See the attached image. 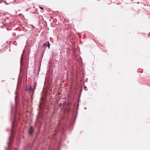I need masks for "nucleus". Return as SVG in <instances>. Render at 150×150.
I'll use <instances>...</instances> for the list:
<instances>
[{"label": "nucleus", "instance_id": "obj_1", "mask_svg": "<svg viewBox=\"0 0 150 150\" xmlns=\"http://www.w3.org/2000/svg\"><path fill=\"white\" fill-rule=\"evenodd\" d=\"M25 90L29 92L33 91L32 86L30 85L27 86L25 89Z\"/></svg>", "mask_w": 150, "mask_h": 150}, {"label": "nucleus", "instance_id": "obj_2", "mask_svg": "<svg viewBox=\"0 0 150 150\" xmlns=\"http://www.w3.org/2000/svg\"><path fill=\"white\" fill-rule=\"evenodd\" d=\"M33 127L32 126H31L30 127V128L29 129V133L30 134H32L33 133Z\"/></svg>", "mask_w": 150, "mask_h": 150}, {"label": "nucleus", "instance_id": "obj_3", "mask_svg": "<svg viewBox=\"0 0 150 150\" xmlns=\"http://www.w3.org/2000/svg\"><path fill=\"white\" fill-rule=\"evenodd\" d=\"M48 42H46L43 43L42 46V47H45L47 46V44Z\"/></svg>", "mask_w": 150, "mask_h": 150}, {"label": "nucleus", "instance_id": "obj_4", "mask_svg": "<svg viewBox=\"0 0 150 150\" xmlns=\"http://www.w3.org/2000/svg\"><path fill=\"white\" fill-rule=\"evenodd\" d=\"M12 136L10 137L9 139V143L8 144V146H10V144L12 141Z\"/></svg>", "mask_w": 150, "mask_h": 150}, {"label": "nucleus", "instance_id": "obj_5", "mask_svg": "<svg viewBox=\"0 0 150 150\" xmlns=\"http://www.w3.org/2000/svg\"><path fill=\"white\" fill-rule=\"evenodd\" d=\"M23 55V54H22L21 56V58L20 64H21V66L22 65V62H23V61H22Z\"/></svg>", "mask_w": 150, "mask_h": 150}, {"label": "nucleus", "instance_id": "obj_6", "mask_svg": "<svg viewBox=\"0 0 150 150\" xmlns=\"http://www.w3.org/2000/svg\"><path fill=\"white\" fill-rule=\"evenodd\" d=\"M16 96L15 98V101H16V103H17V92H16Z\"/></svg>", "mask_w": 150, "mask_h": 150}, {"label": "nucleus", "instance_id": "obj_7", "mask_svg": "<svg viewBox=\"0 0 150 150\" xmlns=\"http://www.w3.org/2000/svg\"><path fill=\"white\" fill-rule=\"evenodd\" d=\"M50 43L49 42H48L47 43V46L48 47L49 49H50Z\"/></svg>", "mask_w": 150, "mask_h": 150}, {"label": "nucleus", "instance_id": "obj_8", "mask_svg": "<svg viewBox=\"0 0 150 150\" xmlns=\"http://www.w3.org/2000/svg\"><path fill=\"white\" fill-rule=\"evenodd\" d=\"M40 9H41V10H43V8L42 7H41V6H40Z\"/></svg>", "mask_w": 150, "mask_h": 150}, {"label": "nucleus", "instance_id": "obj_9", "mask_svg": "<svg viewBox=\"0 0 150 150\" xmlns=\"http://www.w3.org/2000/svg\"><path fill=\"white\" fill-rule=\"evenodd\" d=\"M43 104H40V107H41L42 106Z\"/></svg>", "mask_w": 150, "mask_h": 150}, {"label": "nucleus", "instance_id": "obj_10", "mask_svg": "<svg viewBox=\"0 0 150 150\" xmlns=\"http://www.w3.org/2000/svg\"><path fill=\"white\" fill-rule=\"evenodd\" d=\"M66 104V105H68L69 104V103H68V104Z\"/></svg>", "mask_w": 150, "mask_h": 150}, {"label": "nucleus", "instance_id": "obj_11", "mask_svg": "<svg viewBox=\"0 0 150 150\" xmlns=\"http://www.w3.org/2000/svg\"><path fill=\"white\" fill-rule=\"evenodd\" d=\"M32 12V13H35V11H34V12H33H33Z\"/></svg>", "mask_w": 150, "mask_h": 150}, {"label": "nucleus", "instance_id": "obj_12", "mask_svg": "<svg viewBox=\"0 0 150 150\" xmlns=\"http://www.w3.org/2000/svg\"><path fill=\"white\" fill-rule=\"evenodd\" d=\"M11 133H12V134H13V131H11Z\"/></svg>", "mask_w": 150, "mask_h": 150}, {"label": "nucleus", "instance_id": "obj_13", "mask_svg": "<svg viewBox=\"0 0 150 150\" xmlns=\"http://www.w3.org/2000/svg\"><path fill=\"white\" fill-rule=\"evenodd\" d=\"M85 88H86V86H85Z\"/></svg>", "mask_w": 150, "mask_h": 150}, {"label": "nucleus", "instance_id": "obj_14", "mask_svg": "<svg viewBox=\"0 0 150 150\" xmlns=\"http://www.w3.org/2000/svg\"><path fill=\"white\" fill-rule=\"evenodd\" d=\"M39 103H41L40 102H39Z\"/></svg>", "mask_w": 150, "mask_h": 150}]
</instances>
